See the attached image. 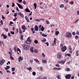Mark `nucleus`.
I'll use <instances>...</instances> for the list:
<instances>
[{
  "mask_svg": "<svg viewBox=\"0 0 79 79\" xmlns=\"http://www.w3.org/2000/svg\"><path fill=\"white\" fill-rule=\"evenodd\" d=\"M67 48L66 46L63 47L61 48V51L63 52H65Z\"/></svg>",
  "mask_w": 79,
  "mask_h": 79,
  "instance_id": "4",
  "label": "nucleus"
},
{
  "mask_svg": "<svg viewBox=\"0 0 79 79\" xmlns=\"http://www.w3.org/2000/svg\"><path fill=\"white\" fill-rule=\"evenodd\" d=\"M19 33L20 35L21 34H23V32H22V31L21 30V28L19 29Z\"/></svg>",
  "mask_w": 79,
  "mask_h": 79,
  "instance_id": "21",
  "label": "nucleus"
},
{
  "mask_svg": "<svg viewBox=\"0 0 79 79\" xmlns=\"http://www.w3.org/2000/svg\"><path fill=\"white\" fill-rule=\"evenodd\" d=\"M57 58L58 59H61V56L60 54H58L57 56Z\"/></svg>",
  "mask_w": 79,
  "mask_h": 79,
  "instance_id": "11",
  "label": "nucleus"
},
{
  "mask_svg": "<svg viewBox=\"0 0 79 79\" xmlns=\"http://www.w3.org/2000/svg\"><path fill=\"white\" fill-rule=\"evenodd\" d=\"M60 8H64V5L63 4H61L60 6Z\"/></svg>",
  "mask_w": 79,
  "mask_h": 79,
  "instance_id": "19",
  "label": "nucleus"
},
{
  "mask_svg": "<svg viewBox=\"0 0 79 79\" xmlns=\"http://www.w3.org/2000/svg\"><path fill=\"white\" fill-rule=\"evenodd\" d=\"M60 34V32H59V31H56V32H55L56 35H58V34Z\"/></svg>",
  "mask_w": 79,
  "mask_h": 79,
  "instance_id": "15",
  "label": "nucleus"
},
{
  "mask_svg": "<svg viewBox=\"0 0 79 79\" xmlns=\"http://www.w3.org/2000/svg\"><path fill=\"white\" fill-rule=\"evenodd\" d=\"M23 4H24V5H25V4H26V2H25V1L24 0L23 1Z\"/></svg>",
  "mask_w": 79,
  "mask_h": 79,
  "instance_id": "59",
  "label": "nucleus"
},
{
  "mask_svg": "<svg viewBox=\"0 0 79 79\" xmlns=\"http://www.w3.org/2000/svg\"><path fill=\"white\" fill-rule=\"evenodd\" d=\"M27 69H28V70H29V71H31V70H32V68L31 67H30L29 68H27Z\"/></svg>",
  "mask_w": 79,
  "mask_h": 79,
  "instance_id": "27",
  "label": "nucleus"
},
{
  "mask_svg": "<svg viewBox=\"0 0 79 79\" xmlns=\"http://www.w3.org/2000/svg\"><path fill=\"white\" fill-rule=\"evenodd\" d=\"M77 15H79V11H77Z\"/></svg>",
  "mask_w": 79,
  "mask_h": 79,
  "instance_id": "64",
  "label": "nucleus"
},
{
  "mask_svg": "<svg viewBox=\"0 0 79 79\" xmlns=\"http://www.w3.org/2000/svg\"><path fill=\"white\" fill-rule=\"evenodd\" d=\"M22 46L25 50H29V48L31 46L29 45H27L23 44L22 45Z\"/></svg>",
  "mask_w": 79,
  "mask_h": 79,
  "instance_id": "1",
  "label": "nucleus"
},
{
  "mask_svg": "<svg viewBox=\"0 0 79 79\" xmlns=\"http://www.w3.org/2000/svg\"><path fill=\"white\" fill-rule=\"evenodd\" d=\"M47 79V77H43L42 78V79Z\"/></svg>",
  "mask_w": 79,
  "mask_h": 79,
  "instance_id": "52",
  "label": "nucleus"
},
{
  "mask_svg": "<svg viewBox=\"0 0 79 79\" xmlns=\"http://www.w3.org/2000/svg\"><path fill=\"white\" fill-rule=\"evenodd\" d=\"M72 34L73 35H76V33H75V32L73 31L72 33Z\"/></svg>",
  "mask_w": 79,
  "mask_h": 79,
  "instance_id": "46",
  "label": "nucleus"
},
{
  "mask_svg": "<svg viewBox=\"0 0 79 79\" xmlns=\"http://www.w3.org/2000/svg\"><path fill=\"white\" fill-rule=\"evenodd\" d=\"M14 16H15V17H16V16H17V13H14Z\"/></svg>",
  "mask_w": 79,
  "mask_h": 79,
  "instance_id": "47",
  "label": "nucleus"
},
{
  "mask_svg": "<svg viewBox=\"0 0 79 79\" xmlns=\"http://www.w3.org/2000/svg\"><path fill=\"white\" fill-rule=\"evenodd\" d=\"M42 41L43 42H46V39L44 38L43 40H42Z\"/></svg>",
  "mask_w": 79,
  "mask_h": 79,
  "instance_id": "32",
  "label": "nucleus"
},
{
  "mask_svg": "<svg viewBox=\"0 0 79 79\" xmlns=\"http://www.w3.org/2000/svg\"><path fill=\"white\" fill-rule=\"evenodd\" d=\"M34 6L35 7V10L37 8V4L35 3L34 4Z\"/></svg>",
  "mask_w": 79,
  "mask_h": 79,
  "instance_id": "18",
  "label": "nucleus"
},
{
  "mask_svg": "<svg viewBox=\"0 0 79 79\" xmlns=\"http://www.w3.org/2000/svg\"><path fill=\"white\" fill-rule=\"evenodd\" d=\"M34 52L35 53H39V52H38V50H37L36 49H35V51Z\"/></svg>",
  "mask_w": 79,
  "mask_h": 79,
  "instance_id": "30",
  "label": "nucleus"
},
{
  "mask_svg": "<svg viewBox=\"0 0 79 79\" xmlns=\"http://www.w3.org/2000/svg\"><path fill=\"white\" fill-rule=\"evenodd\" d=\"M42 62L43 63H47V61L45 60H42Z\"/></svg>",
  "mask_w": 79,
  "mask_h": 79,
  "instance_id": "34",
  "label": "nucleus"
},
{
  "mask_svg": "<svg viewBox=\"0 0 79 79\" xmlns=\"http://www.w3.org/2000/svg\"><path fill=\"white\" fill-rule=\"evenodd\" d=\"M10 58L11 59V60H14V58L12 56H10Z\"/></svg>",
  "mask_w": 79,
  "mask_h": 79,
  "instance_id": "35",
  "label": "nucleus"
},
{
  "mask_svg": "<svg viewBox=\"0 0 79 79\" xmlns=\"http://www.w3.org/2000/svg\"><path fill=\"white\" fill-rule=\"evenodd\" d=\"M67 56H71V55L70 53H68L67 54Z\"/></svg>",
  "mask_w": 79,
  "mask_h": 79,
  "instance_id": "58",
  "label": "nucleus"
},
{
  "mask_svg": "<svg viewBox=\"0 0 79 79\" xmlns=\"http://www.w3.org/2000/svg\"><path fill=\"white\" fill-rule=\"evenodd\" d=\"M17 20V18L16 17H15V19H14L13 20L14 21H16V20Z\"/></svg>",
  "mask_w": 79,
  "mask_h": 79,
  "instance_id": "51",
  "label": "nucleus"
},
{
  "mask_svg": "<svg viewBox=\"0 0 79 79\" xmlns=\"http://www.w3.org/2000/svg\"><path fill=\"white\" fill-rule=\"evenodd\" d=\"M66 37H72V34L70 32H66Z\"/></svg>",
  "mask_w": 79,
  "mask_h": 79,
  "instance_id": "2",
  "label": "nucleus"
},
{
  "mask_svg": "<svg viewBox=\"0 0 79 79\" xmlns=\"http://www.w3.org/2000/svg\"><path fill=\"white\" fill-rule=\"evenodd\" d=\"M57 67H54L53 68V70H56Z\"/></svg>",
  "mask_w": 79,
  "mask_h": 79,
  "instance_id": "63",
  "label": "nucleus"
},
{
  "mask_svg": "<svg viewBox=\"0 0 79 79\" xmlns=\"http://www.w3.org/2000/svg\"><path fill=\"white\" fill-rule=\"evenodd\" d=\"M78 52H79V51H76V56H79V54H78Z\"/></svg>",
  "mask_w": 79,
  "mask_h": 79,
  "instance_id": "29",
  "label": "nucleus"
},
{
  "mask_svg": "<svg viewBox=\"0 0 79 79\" xmlns=\"http://www.w3.org/2000/svg\"><path fill=\"white\" fill-rule=\"evenodd\" d=\"M17 5L18 6H19V8H20V9H23V6H22L21 5L18 3H17Z\"/></svg>",
  "mask_w": 79,
  "mask_h": 79,
  "instance_id": "9",
  "label": "nucleus"
},
{
  "mask_svg": "<svg viewBox=\"0 0 79 79\" xmlns=\"http://www.w3.org/2000/svg\"><path fill=\"white\" fill-rule=\"evenodd\" d=\"M56 66L57 67H60V65H59V64H58L57 63V64H56Z\"/></svg>",
  "mask_w": 79,
  "mask_h": 79,
  "instance_id": "37",
  "label": "nucleus"
},
{
  "mask_svg": "<svg viewBox=\"0 0 79 79\" xmlns=\"http://www.w3.org/2000/svg\"><path fill=\"white\" fill-rule=\"evenodd\" d=\"M20 16L22 18H24V15L23 14H22Z\"/></svg>",
  "mask_w": 79,
  "mask_h": 79,
  "instance_id": "54",
  "label": "nucleus"
},
{
  "mask_svg": "<svg viewBox=\"0 0 79 79\" xmlns=\"http://www.w3.org/2000/svg\"><path fill=\"white\" fill-rule=\"evenodd\" d=\"M44 29H45V28H44V27H43V26H42V27L41 28V31H44Z\"/></svg>",
  "mask_w": 79,
  "mask_h": 79,
  "instance_id": "24",
  "label": "nucleus"
},
{
  "mask_svg": "<svg viewBox=\"0 0 79 79\" xmlns=\"http://www.w3.org/2000/svg\"><path fill=\"white\" fill-rule=\"evenodd\" d=\"M32 74L33 76H35V74H36V73L35 72H32Z\"/></svg>",
  "mask_w": 79,
  "mask_h": 79,
  "instance_id": "38",
  "label": "nucleus"
},
{
  "mask_svg": "<svg viewBox=\"0 0 79 79\" xmlns=\"http://www.w3.org/2000/svg\"><path fill=\"white\" fill-rule=\"evenodd\" d=\"M34 31H39V27L37 25H36L35 26Z\"/></svg>",
  "mask_w": 79,
  "mask_h": 79,
  "instance_id": "7",
  "label": "nucleus"
},
{
  "mask_svg": "<svg viewBox=\"0 0 79 79\" xmlns=\"http://www.w3.org/2000/svg\"><path fill=\"white\" fill-rule=\"evenodd\" d=\"M56 39L55 38L54 40V45H56Z\"/></svg>",
  "mask_w": 79,
  "mask_h": 79,
  "instance_id": "25",
  "label": "nucleus"
},
{
  "mask_svg": "<svg viewBox=\"0 0 79 79\" xmlns=\"http://www.w3.org/2000/svg\"><path fill=\"white\" fill-rule=\"evenodd\" d=\"M46 44L47 45V46H48L49 44L48 42H47L46 43Z\"/></svg>",
  "mask_w": 79,
  "mask_h": 79,
  "instance_id": "61",
  "label": "nucleus"
},
{
  "mask_svg": "<svg viewBox=\"0 0 79 79\" xmlns=\"http://www.w3.org/2000/svg\"><path fill=\"white\" fill-rule=\"evenodd\" d=\"M71 75L68 74L65 76V77L67 79H71Z\"/></svg>",
  "mask_w": 79,
  "mask_h": 79,
  "instance_id": "5",
  "label": "nucleus"
},
{
  "mask_svg": "<svg viewBox=\"0 0 79 79\" xmlns=\"http://www.w3.org/2000/svg\"><path fill=\"white\" fill-rule=\"evenodd\" d=\"M21 28L23 29V30H26V26H25L24 25L22 26Z\"/></svg>",
  "mask_w": 79,
  "mask_h": 79,
  "instance_id": "14",
  "label": "nucleus"
},
{
  "mask_svg": "<svg viewBox=\"0 0 79 79\" xmlns=\"http://www.w3.org/2000/svg\"><path fill=\"white\" fill-rule=\"evenodd\" d=\"M15 71V67H13L12 68V71L14 72Z\"/></svg>",
  "mask_w": 79,
  "mask_h": 79,
  "instance_id": "22",
  "label": "nucleus"
},
{
  "mask_svg": "<svg viewBox=\"0 0 79 79\" xmlns=\"http://www.w3.org/2000/svg\"><path fill=\"white\" fill-rule=\"evenodd\" d=\"M5 60L4 59H3L1 61L0 60V64H3L5 63Z\"/></svg>",
  "mask_w": 79,
  "mask_h": 79,
  "instance_id": "10",
  "label": "nucleus"
},
{
  "mask_svg": "<svg viewBox=\"0 0 79 79\" xmlns=\"http://www.w3.org/2000/svg\"><path fill=\"white\" fill-rule=\"evenodd\" d=\"M66 61V59H64L62 60L61 61H58V63L59 64H64Z\"/></svg>",
  "mask_w": 79,
  "mask_h": 79,
  "instance_id": "3",
  "label": "nucleus"
},
{
  "mask_svg": "<svg viewBox=\"0 0 79 79\" xmlns=\"http://www.w3.org/2000/svg\"><path fill=\"white\" fill-rule=\"evenodd\" d=\"M66 71H70V69L69 68H65Z\"/></svg>",
  "mask_w": 79,
  "mask_h": 79,
  "instance_id": "17",
  "label": "nucleus"
},
{
  "mask_svg": "<svg viewBox=\"0 0 79 79\" xmlns=\"http://www.w3.org/2000/svg\"><path fill=\"white\" fill-rule=\"evenodd\" d=\"M34 60H35V62H36V63H39V61L38 60H37L36 59H34Z\"/></svg>",
  "mask_w": 79,
  "mask_h": 79,
  "instance_id": "26",
  "label": "nucleus"
},
{
  "mask_svg": "<svg viewBox=\"0 0 79 79\" xmlns=\"http://www.w3.org/2000/svg\"><path fill=\"white\" fill-rule=\"evenodd\" d=\"M46 22L47 24H50V22H49V21H48L47 20H46Z\"/></svg>",
  "mask_w": 79,
  "mask_h": 79,
  "instance_id": "40",
  "label": "nucleus"
},
{
  "mask_svg": "<svg viewBox=\"0 0 79 79\" xmlns=\"http://www.w3.org/2000/svg\"><path fill=\"white\" fill-rule=\"evenodd\" d=\"M23 57H21V56H20L18 58L19 62H21V61H23Z\"/></svg>",
  "mask_w": 79,
  "mask_h": 79,
  "instance_id": "8",
  "label": "nucleus"
},
{
  "mask_svg": "<svg viewBox=\"0 0 79 79\" xmlns=\"http://www.w3.org/2000/svg\"><path fill=\"white\" fill-rule=\"evenodd\" d=\"M76 34L77 35H79V31H77L76 32Z\"/></svg>",
  "mask_w": 79,
  "mask_h": 79,
  "instance_id": "48",
  "label": "nucleus"
},
{
  "mask_svg": "<svg viewBox=\"0 0 79 79\" xmlns=\"http://www.w3.org/2000/svg\"><path fill=\"white\" fill-rule=\"evenodd\" d=\"M75 39H76V40H77V39H78V36L77 35H76L75 37Z\"/></svg>",
  "mask_w": 79,
  "mask_h": 79,
  "instance_id": "41",
  "label": "nucleus"
},
{
  "mask_svg": "<svg viewBox=\"0 0 79 79\" xmlns=\"http://www.w3.org/2000/svg\"><path fill=\"white\" fill-rule=\"evenodd\" d=\"M42 36H43V37H47V35H45V34H44V33H43L42 34Z\"/></svg>",
  "mask_w": 79,
  "mask_h": 79,
  "instance_id": "31",
  "label": "nucleus"
},
{
  "mask_svg": "<svg viewBox=\"0 0 79 79\" xmlns=\"http://www.w3.org/2000/svg\"><path fill=\"white\" fill-rule=\"evenodd\" d=\"M42 56H43V57H45V54H44V53H42Z\"/></svg>",
  "mask_w": 79,
  "mask_h": 79,
  "instance_id": "53",
  "label": "nucleus"
},
{
  "mask_svg": "<svg viewBox=\"0 0 79 79\" xmlns=\"http://www.w3.org/2000/svg\"><path fill=\"white\" fill-rule=\"evenodd\" d=\"M27 41H30V42H31L32 40H30V39H29V38H28L27 39Z\"/></svg>",
  "mask_w": 79,
  "mask_h": 79,
  "instance_id": "43",
  "label": "nucleus"
},
{
  "mask_svg": "<svg viewBox=\"0 0 79 79\" xmlns=\"http://www.w3.org/2000/svg\"><path fill=\"white\" fill-rule=\"evenodd\" d=\"M33 48H34L33 47H31V48L30 49V51L31 52H34V51H33Z\"/></svg>",
  "mask_w": 79,
  "mask_h": 79,
  "instance_id": "28",
  "label": "nucleus"
},
{
  "mask_svg": "<svg viewBox=\"0 0 79 79\" xmlns=\"http://www.w3.org/2000/svg\"><path fill=\"white\" fill-rule=\"evenodd\" d=\"M12 4H13V5H12V7H14V6H15V3L13 2H12Z\"/></svg>",
  "mask_w": 79,
  "mask_h": 79,
  "instance_id": "44",
  "label": "nucleus"
},
{
  "mask_svg": "<svg viewBox=\"0 0 79 79\" xmlns=\"http://www.w3.org/2000/svg\"><path fill=\"white\" fill-rule=\"evenodd\" d=\"M25 11H26V12H28V13H29L31 12V11H30V10L28 9V8H27L26 9H25Z\"/></svg>",
  "mask_w": 79,
  "mask_h": 79,
  "instance_id": "13",
  "label": "nucleus"
},
{
  "mask_svg": "<svg viewBox=\"0 0 79 79\" xmlns=\"http://www.w3.org/2000/svg\"><path fill=\"white\" fill-rule=\"evenodd\" d=\"M57 77L58 78V79H61V78H60V75H58L57 76Z\"/></svg>",
  "mask_w": 79,
  "mask_h": 79,
  "instance_id": "60",
  "label": "nucleus"
},
{
  "mask_svg": "<svg viewBox=\"0 0 79 79\" xmlns=\"http://www.w3.org/2000/svg\"><path fill=\"white\" fill-rule=\"evenodd\" d=\"M14 24V23L13 22H12L11 21H10V26H12V25L11 24Z\"/></svg>",
  "mask_w": 79,
  "mask_h": 79,
  "instance_id": "42",
  "label": "nucleus"
},
{
  "mask_svg": "<svg viewBox=\"0 0 79 79\" xmlns=\"http://www.w3.org/2000/svg\"><path fill=\"white\" fill-rule=\"evenodd\" d=\"M26 20V21H27L28 23H30V21L29 20V19H27Z\"/></svg>",
  "mask_w": 79,
  "mask_h": 79,
  "instance_id": "55",
  "label": "nucleus"
},
{
  "mask_svg": "<svg viewBox=\"0 0 79 79\" xmlns=\"http://www.w3.org/2000/svg\"><path fill=\"white\" fill-rule=\"evenodd\" d=\"M35 21H37L38 22H39L40 21V19H35Z\"/></svg>",
  "mask_w": 79,
  "mask_h": 79,
  "instance_id": "23",
  "label": "nucleus"
},
{
  "mask_svg": "<svg viewBox=\"0 0 79 79\" xmlns=\"http://www.w3.org/2000/svg\"><path fill=\"white\" fill-rule=\"evenodd\" d=\"M2 18L3 19H6V18H5V17H4L3 15L2 16Z\"/></svg>",
  "mask_w": 79,
  "mask_h": 79,
  "instance_id": "57",
  "label": "nucleus"
},
{
  "mask_svg": "<svg viewBox=\"0 0 79 79\" xmlns=\"http://www.w3.org/2000/svg\"><path fill=\"white\" fill-rule=\"evenodd\" d=\"M20 40H23V35H20Z\"/></svg>",
  "mask_w": 79,
  "mask_h": 79,
  "instance_id": "20",
  "label": "nucleus"
},
{
  "mask_svg": "<svg viewBox=\"0 0 79 79\" xmlns=\"http://www.w3.org/2000/svg\"><path fill=\"white\" fill-rule=\"evenodd\" d=\"M40 70L41 71H43V70L44 69H43V68H42V67H40Z\"/></svg>",
  "mask_w": 79,
  "mask_h": 79,
  "instance_id": "45",
  "label": "nucleus"
},
{
  "mask_svg": "<svg viewBox=\"0 0 79 79\" xmlns=\"http://www.w3.org/2000/svg\"><path fill=\"white\" fill-rule=\"evenodd\" d=\"M31 41H26V44H31Z\"/></svg>",
  "mask_w": 79,
  "mask_h": 79,
  "instance_id": "16",
  "label": "nucleus"
},
{
  "mask_svg": "<svg viewBox=\"0 0 79 79\" xmlns=\"http://www.w3.org/2000/svg\"><path fill=\"white\" fill-rule=\"evenodd\" d=\"M10 32L11 34H12L13 35H14V34H15V32H14V31H10Z\"/></svg>",
  "mask_w": 79,
  "mask_h": 79,
  "instance_id": "36",
  "label": "nucleus"
},
{
  "mask_svg": "<svg viewBox=\"0 0 79 79\" xmlns=\"http://www.w3.org/2000/svg\"><path fill=\"white\" fill-rule=\"evenodd\" d=\"M9 54H10V56L12 55V53L11 52H9Z\"/></svg>",
  "mask_w": 79,
  "mask_h": 79,
  "instance_id": "56",
  "label": "nucleus"
},
{
  "mask_svg": "<svg viewBox=\"0 0 79 79\" xmlns=\"http://www.w3.org/2000/svg\"><path fill=\"white\" fill-rule=\"evenodd\" d=\"M32 12H31L29 14V16H32Z\"/></svg>",
  "mask_w": 79,
  "mask_h": 79,
  "instance_id": "50",
  "label": "nucleus"
},
{
  "mask_svg": "<svg viewBox=\"0 0 79 79\" xmlns=\"http://www.w3.org/2000/svg\"><path fill=\"white\" fill-rule=\"evenodd\" d=\"M17 52H19V53H21V50H20V49L19 48H18L17 49Z\"/></svg>",
  "mask_w": 79,
  "mask_h": 79,
  "instance_id": "39",
  "label": "nucleus"
},
{
  "mask_svg": "<svg viewBox=\"0 0 79 79\" xmlns=\"http://www.w3.org/2000/svg\"><path fill=\"white\" fill-rule=\"evenodd\" d=\"M34 42L35 44H38V41H37V40H35L34 41Z\"/></svg>",
  "mask_w": 79,
  "mask_h": 79,
  "instance_id": "33",
  "label": "nucleus"
},
{
  "mask_svg": "<svg viewBox=\"0 0 79 79\" xmlns=\"http://www.w3.org/2000/svg\"><path fill=\"white\" fill-rule=\"evenodd\" d=\"M3 36L4 39H6V38L8 37V36H6L5 35H4L3 33L1 35V37H2Z\"/></svg>",
  "mask_w": 79,
  "mask_h": 79,
  "instance_id": "6",
  "label": "nucleus"
},
{
  "mask_svg": "<svg viewBox=\"0 0 79 79\" xmlns=\"http://www.w3.org/2000/svg\"><path fill=\"white\" fill-rule=\"evenodd\" d=\"M10 68V66H7L6 67H5V69L6 70H7V69H9Z\"/></svg>",
  "mask_w": 79,
  "mask_h": 79,
  "instance_id": "12",
  "label": "nucleus"
},
{
  "mask_svg": "<svg viewBox=\"0 0 79 79\" xmlns=\"http://www.w3.org/2000/svg\"><path fill=\"white\" fill-rule=\"evenodd\" d=\"M61 68H57L56 70H60L61 69Z\"/></svg>",
  "mask_w": 79,
  "mask_h": 79,
  "instance_id": "49",
  "label": "nucleus"
},
{
  "mask_svg": "<svg viewBox=\"0 0 79 79\" xmlns=\"http://www.w3.org/2000/svg\"><path fill=\"white\" fill-rule=\"evenodd\" d=\"M70 4H71V5H73V2L71 1L70 2Z\"/></svg>",
  "mask_w": 79,
  "mask_h": 79,
  "instance_id": "62",
  "label": "nucleus"
}]
</instances>
